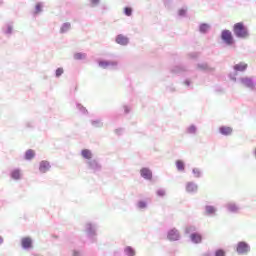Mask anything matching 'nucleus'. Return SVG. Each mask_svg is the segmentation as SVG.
Wrapping results in <instances>:
<instances>
[{"label":"nucleus","mask_w":256,"mask_h":256,"mask_svg":"<svg viewBox=\"0 0 256 256\" xmlns=\"http://www.w3.org/2000/svg\"><path fill=\"white\" fill-rule=\"evenodd\" d=\"M98 67L101 69H117L119 62L117 60H99Z\"/></svg>","instance_id":"6"},{"label":"nucleus","mask_w":256,"mask_h":256,"mask_svg":"<svg viewBox=\"0 0 256 256\" xmlns=\"http://www.w3.org/2000/svg\"><path fill=\"white\" fill-rule=\"evenodd\" d=\"M198 31L201 33V35H207L209 31H211V24L209 23H200L198 25Z\"/></svg>","instance_id":"20"},{"label":"nucleus","mask_w":256,"mask_h":256,"mask_svg":"<svg viewBox=\"0 0 256 256\" xmlns=\"http://www.w3.org/2000/svg\"><path fill=\"white\" fill-rule=\"evenodd\" d=\"M21 248L23 249V251H31V249H33V239H31V237L22 238Z\"/></svg>","instance_id":"11"},{"label":"nucleus","mask_w":256,"mask_h":256,"mask_svg":"<svg viewBox=\"0 0 256 256\" xmlns=\"http://www.w3.org/2000/svg\"><path fill=\"white\" fill-rule=\"evenodd\" d=\"M38 171L41 174L49 173L51 171V163L47 160L40 161Z\"/></svg>","instance_id":"13"},{"label":"nucleus","mask_w":256,"mask_h":256,"mask_svg":"<svg viewBox=\"0 0 256 256\" xmlns=\"http://www.w3.org/2000/svg\"><path fill=\"white\" fill-rule=\"evenodd\" d=\"M197 68L205 73H213V71H215V68L209 66L207 63H199L197 64Z\"/></svg>","instance_id":"21"},{"label":"nucleus","mask_w":256,"mask_h":256,"mask_svg":"<svg viewBox=\"0 0 256 256\" xmlns=\"http://www.w3.org/2000/svg\"><path fill=\"white\" fill-rule=\"evenodd\" d=\"M90 125H92L94 129H101L103 127V119L101 118L92 119L90 120Z\"/></svg>","instance_id":"26"},{"label":"nucleus","mask_w":256,"mask_h":256,"mask_svg":"<svg viewBox=\"0 0 256 256\" xmlns=\"http://www.w3.org/2000/svg\"><path fill=\"white\" fill-rule=\"evenodd\" d=\"M219 134L224 135V137H229L230 135H233V128L229 126H221L219 128Z\"/></svg>","instance_id":"22"},{"label":"nucleus","mask_w":256,"mask_h":256,"mask_svg":"<svg viewBox=\"0 0 256 256\" xmlns=\"http://www.w3.org/2000/svg\"><path fill=\"white\" fill-rule=\"evenodd\" d=\"M76 108L82 115H87L89 113V111H87V108H85L83 105L79 103L76 104Z\"/></svg>","instance_id":"36"},{"label":"nucleus","mask_w":256,"mask_h":256,"mask_svg":"<svg viewBox=\"0 0 256 256\" xmlns=\"http://www.w3.org/2000/svg\"><path fill=\"white\" fill-rule=\"evenodd\" d=\"M221 39L225 43V45L231 46L235 43V39L233 38V34L229 30H223L221 32Z\"/></svg>","instance_id":"8"},{"label":"nucleus","mask_w":256,"mask_h":256,"mask_svg":"<svg viewBox=\"0 0 256 256\" xmlns=\"http://www.w3.org/2000/svg\"><path fill=\"white\" fill-rule=\"evenodd\" d=\"M124 15H126V17H131L133 15V8L132 7H125L124 8Z\"/></svg>","instance_id":"38"},{"label":"nucleus","mask_w":256,"mask_h":256,"mask_svg":"<svg viewBox=\"0 0 256 256\" xmlns=\"http://www.w3.org/2000/svg\"><path fill=\"white\" fill-rule=\"evenodd\" d=\"M192 175L195 179H201L203 177V170L201 168H193Z\"/></svg>","instance_id":"30"},{"label":"nucleus","mask_w":256,"mask_h":256,"mask_svg":"<svg viewBox=\"0 0 256 256\" xmlns=\"http://www.w3.org/2000/svg\"><path fill=\"white\" fill-rule=\"evenodd\" d=\"M187 57L188 59H197V57H199V52H190Z\"/></svg>","instance_id":"43"},{"label":"nucleus","mask_w":256,"mask_h":256,"mask_svg":"<svg viewBox=\"0 0 256 256\" xmlns=\"http://www.w3.org/2000/svg\"><path fill=\"white\" fill-rule=\"evenodd\" d=\"M214 256H227V252L221 248H218L214 251Z\"/></svg>","instance_id":"37"},{"label":"nucleus","mask_w":256,"mask_h":256,"mask_svg":"<svg viewBox=\"0 0 256 256\" xmlns=\"http://www.w3.org/2000/svg\"><path fill=\"white\" fill-rule=\"evenodd\" d=\"M202 256H215V253H213V252H206Z\"/></svg>","instance_id":"50"},{"label":"nucleus","mask_w":256,"mask_h":256,"mask_svg":"<svg viewBox=\"0 0 256 256\" xmlns=\"http://www.w3.org/2000/svg\"><path fill=\"white\" fill-rule=\"evenodd\" d=\"M157 197H165L167 195V191L163 188H160L156 191Z\"/></svg>","instance_id":"39"},{"label":"nucleus","mask_w":256,"mask_h":256,"mask_svg":"<svg viewBox=\"0 0 256 256\" xmlns=\"http://www.w3.org/2000/svg\"><path fill=\"white\" fill-rule=\"evenodd\" d=\"M167 91H169L170 93H175V87L170 86L167 88Z\"/></svg>","instance_id":"48"},{"label":"nucleus","mask_w":256,"mask_h":256,"mask_svg":"<svg viewBox=\"0 0 256 256\" xmlns=\"http://www.w3.org/2000/svg\"><path fill=\"white\" fill-rule=\"evenodd\" d=\"M125 115H129L131 113V106L124 105L123 106Z\"/></svg>","instance_id":"44"},{"label":"nucleus","mask_w":256,"mask_h":256,"mask_svg":"<svg viewBox=\"0 0 256 256\" xmlns=\"http://www.w3.org/2000/svg\"><path fill=\"white\" fill-rule=\"evenodd\" d=\"M178 15H179V17H186L187 16V6H185L184 8H181L178 11Z\"/></svg>","instance_id":"40"},{"label":"nucleus","mask_w":256,"mask_h":256,"mask_svg":"<svg viewBox=\"0 0 256 256\" xmlns=\"http://www.w3.org/2000/svg\"><path fill=\"white\" fill-rule=\"evenodd\" d=\"M97 223L87 222L84 225V233L90 243H97Z\"/></svg>","instance_id":"1"},{"label":"nucleus","mask_w":256,"mask_h":256,"mask_svg":"<svg viewBox=\"0 0 256 256\" xmlns=\"http://www.w3.org/2000/svg\"><path fill=\"white\" fill-rule=\"evenodd\" d=\"M1 5H3V0H0V7H1Z\"/></svg>","instance_id":"53"},{"label":"nucleus","mask_w":256,"mask_h":256,"mask_svg":"<svg viewBox=\"0 0 256 256\" xmlns=\"http://www.w3.org/2000/svg\"><path fill=\"white\" fill-rule=\"evenodd\" d=\"M10 178L13 181H21L23 179V169L14 168L10 171Z\"/></svg>","instance_id":"10"},{"label":"nucleus","mask_w":256,"mask_h":256,"mask_svg":"<svg viewBox=\"0 0 256 256\" xmlns=\"http://www.w3.org/2000/svg\"><path fill=\"white\" fill-rule=\"evenodd\" d=\"M176 169L180 173H184L185 172V162H183V160H177L176 161Z\"/></svg>","instance_id":"32"},{"label":"nucleus","mask_w":256,"mask_h":256,"mask_svg":"<svg viewBox=\"0 0 256 256\" xmlns=\"http://www.w3.org/2000/svg\"><path fill=\"white\" fill-rule=\"evenodd\" d=\"M81 157L86 161H91L93 159V152L89 149H83L81 151Z\"/></svg>","instance_id":"25"},{"label":"nucleus","mask_w":256,"mask_h":256,"mask_svg":"<svg viewBox=\"0 0 256 256\" xmlns=\"http://www.w3.org/2000/svg\"><path fill=\"white\" fill-rule=\"evenodd\" d=\"M247 67H248V65L245 62H240V63L234 65L233 72L229 73L230 81L237 83V76L239 75V73H245V71H247Z\"/></svg>","instance_id":"4"},{"label":"nucleus","mask_w":256,"mask_h":256,"mask_svg":"<svg viewBox=\"0 0 256 256\" xmlns=\"http://www.w3.org/2000/svg\"><path fill=\"white\" fill-rule=\"evenodd\" d=\"M185 191L189 195H196L199 191V185L193 181L187 182L185 185Z\"/></svg>","instance_id":"9"},{"label":"nucleus","mask_w":256,"mask_h":256,"mask_svg":"<svg viewBox=\"0 0 256 256\" xmlns=\"http://www.w3.org/2000/svg\"><path fill=\"white\" fill-rule=\"evenodd\" d=\"M187 71V68L185 66H174L170 69V72L173 75H183Z\"/></svg>","instance_id":"23"},{"label":"nucleus","mask_w":256,"mask_h":256,"mask_svg":"<svg viewBox=\"0 0 256 256\" xmlns=\"http://www.w3.org/2000/svg\"><path fill=\"white\" fill-rule=\"evenodd\" d=\"M5 243V240L3 239V236L0 235V245H3Z\"/></svg>","instance_id":"51"},{"label":"nucleus","mask_w":256,"mask_h":256,"mask_svg":"<svg viewBox=\"0 0 256 256\" xmlns=\"http://www.w3.org/2000/svg\"><path fill=\"white\" fill-rule=\"evenodd\" d=\"M238 83L249 91H256V77L255 76H242L238 79Z\"/></svg>","instance_id":"3"},{"label":"nucleus","mask_w":256,"mask_h":256,"mask_svg":"<svg viewBox=\"0 0 256 256\" xmlns=\"http://www.w3.org/2000/svg\"><path fill=\"white\" fill-rule=\"evenodd\" d=\"M233 33L237 39H249V28L243 22H238L233 26Z\"/></svg>","instance_id":"2"},{"label":"nucleus","mask_w":256,"mask_h":256,"mask_svg":"<svg viewBox=\"0 0 256 256\" xmlns=\"http://www.w3.org/2000/svg\"><path fill=\"white\" fill-rule=\"evenodd\" d=\"M72 255L73 256H81V252L79 250H73Z\"/></svg>","instance_id":"47"},{"label":"nucleus","mask_w":256,"mask_h":256,"mask_svg":"<svg viewBox=\"0 0 256 256\" xmlns=\"http://www.w3.org/2000/svg\"><path fill=\"white\" fill-rule=\"evenodd\" d=\"M186 235H193V233H197V227L193 225H188L185 228Z\"/></svg>","instance_id":"33"},{"label":"nucleus","mask_w":256,"mask_h":256,"mask_svg":"<svg viewBox=\"0 0 256 256\" xmlns=\"http://www.w3.org/2000/svg\"><path fill=\"white\" fill-rule=\"evenodd\" d=\"M124 255H125V256H135V255H137V252L134 250L133 247H131V246H126V247L124 248Z\"/></svg>","instance_id":"31"},{"label":"nucleus","mask_w":256,"mask_h":256,"mask_svg":"<svg viewBox=\"0 0 256 256\" xmlns=\"http://www.w3.org/2000/svg\"><path fill=\"white\" fill-rule=\"evenodd\" d=\"M69 31H71V24L69 22L63 23L62 26L60 27V33L65 34V33H69Z\"/></svg>","instance_id":"29"},{"label":"nucleus","mask_w":256,"mask_h":256,"mask_svg":"<svg viewBox=\"0 0 256 256\" xmlns=\"http://www.w3.org/2000/svg\"><path fill=\"white\" fill-rule=\"evenodd\" d=\"M85 164L90 171H93V173H99L102 169L101 163H99V160L97 159L92 158V160L85 161Z\"/></svg>","instance_id":"7"},{"label":"nucleus","mask_w":256,"mask_h":256,"mask_svg":"<svg viewBox=\"0 0 256 256\" xmlns=\"http://www.w3.org/2000/svg\"><path fill=\"white\" fill-rule=\"evenodd\" d=\"M149 207V203L147 202V200H139L136 203V209H138L139 211H147Z\"/></svg>","instance_id":"24"},{"label":"nucleus","mask_w":256,"mask_h":256,"mask_svg":"<svg viewBox=\"0 0 256 256\" xmlns=\"http://www.w3.org/2000/svg\"><path fill=\"white\" fill-rule=\"evenodd\" d=\"M115 41L118 45H122V47H126V45H129V37L123 34L117 35Z\"/></svg>","instance_id":"19"},{"label":"nucleus","mask_w":256,"mask_h":256,"mask_svg":"<svg viewBox=\"0 0 256 256\" xmlns=\"http://www.w3.org/2000/svg\"><path fill=\"white\" fill-rule=\"evenodd\" d=\"M167 239L169 241H179L181 239V234L179 233V230L176 228H172L167 233Z\"/></svg>","instance_id":"14"},{"label":"nucleus","mask_w":256,"mask_h":256,"mask_svg":"<svg viewBox=\"0 0 256 256\" xmlns=\"http://www.w3.org/2000/svg\"><path fill=\"white\" fill-rule=\"evenodd\" d=\"M184 85H186V87H190L191 86V80H185Z\"/></svg>","instance_id":"49"},{"label":"nucleus","mask_w":256,"mask_h":256,"mask_svg":"<svg viewBox=\"0 0 256 256\" xmlns=\"http://www.w3.org/2000/svg\"><path fill=\"white\" fill-rule=\"evenodd\" d=\"M217 211H218L217 207L213 205H206L204 207V215L206 217H216Z\"/></svg>","instance_id":"15"},{"label":"nucleus","mask_w":256,"mask_h":256,"mask_svg":"<svg viewBox=\"0 0 256 256\" xmlns=\"http://www.w3.org/2000/svg\"><path fill=\"white\" fill-rule=\"evenodd\" d=\"M253 155H254V157L256 158V147H255L254 150H253Z\"/></svg>","instance_id":"52"},{"label":"nucleus","mask_w":256,"mask_h":256,"mask_svg":"<svg viewBox=\"0 0 256 256\" xmlns=\"http://www.w3.org/2000/svg\"><path fill=\"white\" fill-rule=\"evenodd\" d=\"M190 241L194 243V245H199L203 243V236L199 232H195L190 234Z\"/></svg>","instance_id":"18"},{"label":"nucleus","mask_w":256,"mask_h":256,"mask_svg":"<svg viewBox=\"0 0 256 256\" xmlns=\"http://www.w3.org/2000/svg\"><path fill=\"white\" fill-rule=\"evenodd\" d=\"M63 73H65V70L63 68H57L55 71V77L57 79H59V77H61V75H63Z\"/></svg>","instance_id":"41"},{"label":"nucleus","mask_w":256,"mask_h":256,"mask_svg":"<svg viewBox=\"0 0 256 256\" xmlns=\"http://www.w3.org/2000/svg\"><path fill=\"white\" fill-rule=\"evenodd\" d=\"M40 13H43V3L39 2L35 6L34 15H40Z\"/></svg>","instance_id":"35"},{"label":"nucleus","mask_w":256,"mask_h":256,"mask_svg":"<svg viewBox=\"0 0 256 256\" xmlns=\"http://www.w3.org/2000/svg\"><path fill=\"white\" fill-rule=\"evenodd\" d=\"M225 207L228 213H239L241 211V207L235 202H228L225 204Z\"/></svg>","instance_id":"16"},{"label":"nucleus","mask_w":256,"mask_h":256,"mask_svg":"<svg viewBox=\"0 0 256 256\" xmlns=\"http://www.w3.org/2000/svg\"><path fill=\"white\" fill-rule=\"evenodd\" d=\"M2 33L5 35V37H11L13 35V33H15V27L13 26L12 22H8L6 23L3 27H2Z\"/></svg>","instance_id":"12"},{"label":"nucleus","mask_w":256,"mask_h":256,"mask_svg":"<svg viewBox=\"0 0 256 256\" xmlns=\"http://www.w3.org/2000/svg\"><path fill=\"white\" fill-rule=\"evenodd\" d=\"M236 253L238 255H249L251 253V246L245 241H240L236 245Z\"/></svg>","instance_id":"5"},{"label":"nucleus","mask_w":256,"mask_h":256,"mask_svg":"<svg viewBox=\"0 0 256 256\" xmlns=\"http://www.w3.org/2000/svg\"><path fill=\"white\" fill-rule=\"evenodd\" d=\"M124 129L123 128H117L116 130H115V134L116 135H123V133H124Z\"/></svg>","instance_id":"46"},{"label":"nucleus","mask_w":256,"mask_h":256,"mask_svg":"<svg viewBox=\"0 0 256 256\" xmlns=\"http://www.w3.org/2000/svg\"><path fill=\"white\" fill-rule=\"evenodd\" d=\"M140 175L146 181H151L153 179V172L149 168H142L140 170Z\"/></svg>","instance_id":"17"},{"label":"nucleus","mask_w":256,"mask_h":256,"mask_svg":"<svg viewBox=\"0 0 256 256\" xmlns=\"http://www.w3.org/2000/svg\"><path fill=\"white\" fill-rule=\"evenodd\" d=\"M75 61H83V59H87V54L82 52H77L74 54Z\"/></svg>","instance_id":"34"},{"label":"nucleus","mask_w":256,"mask_h":256,"mask_svg":"<svg viewBox=\"0 0 256 256\" xmlns=\"http://www.w3.org/2000/svg\"><path fill=\"white\" fill-rule=\"evenodd\" d=\"M25 161H33L35 159V150L28 149L24 154Z\"/></svg>","instance_id":"27"},{"label":"nucleus","mask_w":256,"mask_h":256,"mask_svg":"<svg viewBox=\"0 0 256 256\" xmlns=\"http://www.w3.org/2000/svg\"><path fill=\"white\" fill-rule=\"evenodd\" d=\"M25 126L28 128V129H33V127H35V123L31 122V121H28L26 122Z\"/></svg>","instance_id":"45"},{"label":"nucleus","mask_w":256,"mask_h":256,"mask_svg":"<svg viewBox=\"0 0 256 256\" xmlns=\"http://www.w3.org/2000/svg\"><path fill=\"white\" fill-rule=\"evenodd\" d=\"M185 133L187 135H197V126L192 124V125L186 127Z\"/></svg>","instance_id":"28"},{"label":"nucleus","mask_w":256,"mask_h":256,"mask_svg":"<svg viewBox=\"0 0 256 256\" xmlns=\"http://www.w3.org/2000/svg\"><path fill=\"white\" fill-rule=\"evenodd\" d=\"M90 7H99L101 0H89Z\"/></svg>","instance_id":"42"}]
</instances>
